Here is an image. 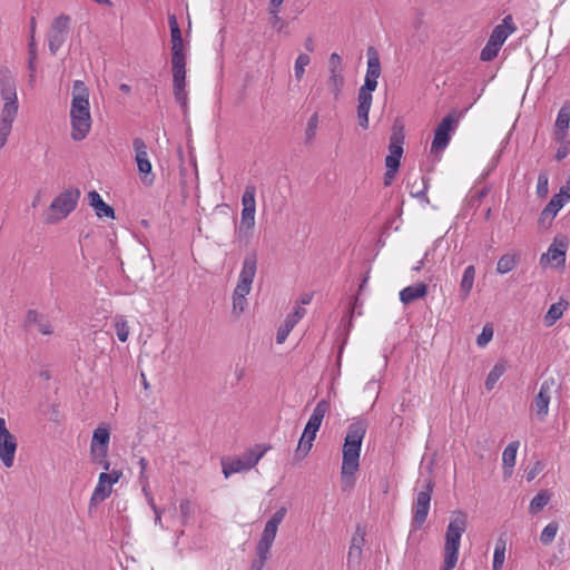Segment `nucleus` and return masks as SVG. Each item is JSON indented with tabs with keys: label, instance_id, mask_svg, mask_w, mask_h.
<instances>
[{
	"label": "nucleus",
	"instance_id": "nucleus-15",
	"mask_svg": "<svg viewBox=\"0 0 570 570\" xmlns=\"http://www.w3.org/2000/svg\"><path fill=\"white\" fill-rule=\"evenodd\" d=\"M256 271H257V254H256V252L253 250V252L248 253L243 261L242 271L239 273L238 282H237L236 286H239V287L250 291L253 281L256 275Z\"/></svg>",
	"mask_w": 570,
	"mask_h": 570
},
{
	"label": "nucleus",
	"instance_id": "nucleus-22",
	"mask_svg": "<svg viewBox=\"0 0 570 570\" xmlns=\"http://www.w3.org/2000/svg\"><path fill=\"white\" fill-rule=\"evenodd\" d=\"M456 120L452 115L445 116L442 121L438 125L434 139L432 142H449L451 139V131L454 130Z\"/></svg>",
	"mask_w": 570,
	"mask_h": 570
},
{
	"label": "nucleus",
	"instance_id": "nucleus-16",
	"mask_svg": "<svg viewBox=\"0 0 570 570\" xmlns=\"http://www.w3.org/2000/svg\"><path fill=\"white\" fill-rule=\"evenodd\" d=\"M468 517L462 511L453 512L448 524L445 539L461 542V537L466 530Z\"/></svg>",
	"mask_w": 570,
	"mask_h": 570
},
{
	"label": "nucleus",
	"instance_id": "nucleus-64",
	"mask_svg": "<svg viewBox=\"0 0 570 570\" xmlns=\"http://www.w3.org/2000/svg\"><path fill=\"white\" fill-rule=\"evenodd\" d=\"M138 463H139V466H140L139 480H140V482H142V480L147 479L146 469H147L148 462H147V460L145 458H141Z\"/></svg>",
	"mask_w": 570,
	"mask_h": 570
},
{
	"label": "nucleus",
	"instance_id": "nucleus-5",
	"mask_svg": "<svg viewBox=\"0 0 570 570\" xmlns=\"http://www.w3.org/2000/svg\"><path fill=\"white\" fill-rule=\"evenodd\" d=\"M330 409V403L326 400H321L313 410L312 415L309 416L304 432L299 439L297 449H296V458L303 459L307 455L313 446V441L316 438V433L320 430L322 421Z\"/></svg>",
	"mask_w": 570,
	"mask_h": 570
},
{
	"label": "nucleus",
	"instance_id": "nucleus-20",
	"mask_svg": "<svg viewBox=\"0 0 570 570\" xmlns=\"http://www.w3.org/2000/svg\"><path fill=\"white\" fill-rule=\"evenodd\" d=\"M87 197L89 205L95 209L99 218H115V209L102 200L98 191L91 190L88 193Z\"/></svg>",
	"mask_w": 570,
	"mask_h": 570
},
{
	"label": "nucleus",
	"instance_id": "nucleus-7",
	"mask_svg": "<svg viewBox=\"0 0 570 570\" xmlns=\"http://www.w3.org/2000/svg\"><path fill=\"white\" fill-rule=\"evenodd\" d=\"M80 197L78 188H68L60 193L45 213V222L55 224L66 218L77 206Z\"/></svg>",
	"mask_w": 570,
	"mask_h": 570
},
{
	"label": "nucleus",
	"instance_id": "nucleus-36",
	"mask_svg": "<svg viewBox=\"0 0 570 570\" xmlns=\"http://www.w3.org/2000/svg\"><path fill=\"white\" fill-rule=\"evenodd\" d=\"M550 494L548 491H540L530 502L529 511L532 514L539 513L550 501Z\"/></svg>",
	"mask_w": 570,
	"mask_h": 570
},
{
	"label": "nucleus",
	"instance_id": "nucleus-18",
	"mask_svg": "<svg viewBox=\"0 0 570 570\" xmlns=\"http://www.w3.org/2000/svg\"><path fill=\"white\" fill-rule=\"evenodd\" d=\"M255 213L256 209L242 210L240 224L237 229V238L245 245L248 244L253 234V228L255 226Z\"/></svg>",
	"mask_w": 570,
	"mask_h": 570
},
{
	"label": "nucleus",
	"instance_id": "nucleus-58",
	"mask_svg": "<svg viewBox=\"0 0 570 570\" xmlns=\"http://www.w3.org/2000/svg\"><path fill=\"white\" fill-rule=\"evenodd\" d=\"M364 535H365V532L362 530L361 527H357L356 532L352 538L351 544H356L357 547H360L362 549L364 541H365Z\"/></svg>",
	"mask_w": 570,
	"mask_h": 570
},
{
	"label": "nucleus",
	"instance_id": "nucleus-25",
	"mask_svg": "<svg viewBox=\"0 0 570 570\" xmlns=\"http://www.w3.org/2000/svg\"><path fill=\"white\" fill-rule=\"evenodd\" d=\"M428 294V285L417 283L416 285L407 286L400 292V301L407 305L415 299L422 298Z\"/></svg>",
	"mask_w": 570,
	"mask_h": 570
},
{
	"label": "nucleus",
	"instance_id": "nucleus-17",
	"mask_svg": "<svg viewBox=\"0 0 570 570\" xmlns=\"http://www.w3.org/2000/svg\"><path fill=\"white\" fill-rule=\"evenodd\" d=\"M570 200V187L563 186L560 188V191L556 194L544 209L541 212V218L544 219L547 217L553 218L558 212Z\"/></svg>",
	"mask_w": 570,
	"mask_h": 570
},
{
	"label": "nucleus",
	"instance_id": "nucleus-2",
	"mask_svg": "<svg viewBox=\"0 0 570 570\" xmlns=\"http://www.w3.org/2000/svg\"><path fill=\"white\" fill-rule=\"evenodd\" d=\"M171 37V71H173V94L176 102L180 106L184 114L188 110V90L186 82V57L184 53V41L175 14L168 17Z\"/></svg>",
	"mask_w": 570,
	"mask_h": 570
},
{
	"label": "nucleus",
	"instance_id": "nucleus-53",
	"mask_svg": "<svg viewBox=\"0 0 570 570\" xmlns=\"http://www.w3.org/2000/svg\"><path fill=\"white\" fill-rule=\"evenodd\" d=\"M317 126H318V114L314 112L307 121L306 135H307L308 139H312L315 136Z\"/></svg>",
	"mask_w": 570,
	"mask_h": 570
},
{
	"label": "nucleus",
	"instance_id": "nucleus-6",
	"mask_svg": "<svg viewBox=\"0 0 570 570\" xmlns=\"http://www.w3.org/2000/svg\"><path fill=\"white\" fill-rule=\"evenodd\" d=\"M0 92L4 101L1 121L13 124L18 114V97L16 78L8 68L0 70Z\"/></svg>",
	"mask_w": 570,
	"mask_h": 570
},
{
	"label": "nucleus",
	"instance_id": "nucleus-59",
	"mask_svg": "<svg viewBox=\"0 0 570 570\" xmlns=\"http://www.w3.org/2000/svg\"><path fill=\"white\" fill-rule=\"evenodd\" d=\"M448 145H431L430 155L438 160Z\"/></svg>",
	"mask_w": 570,
	"mask_h": 570
},
{
	"label": "nucleus",
	"instance_id": "nucleus-51",
	"mask_svg": "<svg viewBox=\"0 0 570 570\" xmlns=\"http://www.w3.org/2000/svg\"><path fill=\"white\" fill-rule=\"evenodd\" d=\"M269 553H263L259 550H256V558L253 560L250 570H263Z\"/></svg>",
	"mask_w": 570,
	"mask_h": 570
},
{
	"label": "nucleus",
	"instance_id": "nucleus-44",
	"mask_svg": "<svg viewBox=\"0 0 570 570\" xmlns=\"http://www.w3.org/2000/svg\"><path fill=\"white\" fill-rule=\"evenodd\" d=\"M311 62V58L306 53H299L295 60L294 72L295 78L301 80L305 73V67Z\"/></svg>",
	"mask_w": 570,
	"mask_h": 570
},
{
	"label": "nucleus",
	"instance_id": "nucleus-13",
	"mask_svg": "<svg viewBox=\"0 0 570 570\" xmlns=\"http://www.w3.org/2000/svg\"><path fill=\"white\" fill-rule=\"evenodd\" d=\"M554 385L556 381L553 379L544 380L533 400L532 407L539 421H544L549 414V404Z\"/></svg>",
	"mask_w": 570,
	"mask_h": 570
},
{
	"label": "nucleus",
	"instance_id": "nucleus-10",
	"mask_svg": "<svg viewBox=\"0 0 570 570\" xmlns=\"http://www.w3.org/2000/svg\"><path fill=\"white\" fill-rule=\"evenodd\" d=\"M70 23L71 19L67 14H60L51 22L50 31L48 33V47L52 55H55L65 43L70 29Z\"/></svg>",
	"mask_w": 570,
	"mask_h": 570
},
{
	"label": "nucleus",
	"instance_id": "nucleus-41",
	"mask_svg": "<svg viewBox=\"0 0 570 570\" xmlns=\"http://www.w3.org/2000/svg\"><path fill=\"white\" fill-rule=\"evenodd\" d=\"M558 529L559 524L556 521H552L549 524H547L540 534L541 543L543 546H549L554 540Z\"/></svg>",
	"mask_w": 570,
	"mask_h": 570
},
{
	"label": "nucleus",
	"instance_id": "nucleus-32",
	"mask_svg": "<svg viewBox=\"0 0 570 570\" xmlns=\"http://www.w3.org/2000/svg\"><path fill=\"white\" fill-rule=\"evenodd\" d=\"M568 305V302L562 299L552 304L544 316L546 326H552L559 318H561L563 311Z\"/></svg>",
	"mask_w": 570,
	"mask_h": 570
},
{
	"label": "nucleus",
	"instance_id": "nucleus-27",
	"mask_svg": "<svg viewBox=\"0 0 570 570\" xmlns=\"http://www.w3.org/2000/svg\"><path fill=\"white\" fill-rule=\"evenodd\" d=\"M570 125V101H566L562 107L560 108L554 128H556V135L558 138L562 139Z\"/></svg>",
	"mask_w": 570,
	"mask_h": 570
},
{
	"label": "nucleus",
	"instance_id": "nucleus-55",
	"mask_svg": "<svg viewBox=\"0 0 570 570\" xmlns=\"http://www.w3.org/2000/svg\"><path fill=\"white\" fill-rule=\"evenodd\" d=\"M543 469V465L540 461L535 462L534 465L532 468H530L529 470H527L525 472V479L528 482H531L532 480H534V478L542 471Z\"/></svg>",
	"mask_w": 570,
	"mask_h": 570
},
{
	"label": "nucleus",
	"instance_id": "nucleus-61",
	"mask_svg": "<svg viewBox=\"0 0 570 570\" xmlns=\"http://www.w3.org/2000/svg\"><path fill=\"white\" fill-rule=\"evenodd\" d=\"M107 475L109 476V482L111 485H114L115 483H117L119 481V479L121 478L122 475V472L120 470H112L110 473H107Z\"/></svg>",
	"mask_w": 570,
	"mask_h": 570
},
{
	"label": "nucleus",
	"instance_id": "nucleus-31",
	"mask_svg": "<svg viewBox=\"0 0 570 570\" xmlns=\"http://www.w3.org/2000/svg\"><path fill=\"white\" fill-rule=\"evenodd\" d=\"M249 289L236 286L233 293V313L236 315H240L246 306L247 299L246 296L249 294Z\"/></svg>",
	"mask_w": 570,
	"mask_h": 570
},
{
	"label": "nucleus",
	"instance_id": "nucleus-21",
	"mask_svg": "<svg viewBox=\"0 0 570 570\" xmlns=\"http://www.w3.org/2000/svg\"><path fill=\"white\" fill-rule=\"evenodd\" d=\"M109 476L106 472H101L98 478V483L90 498V504L96 505L105 501L111 494L112 485L109 482Z\"/></svg>",
	"mask_w": 570,
	"mask_h": 570
},
{
	"label": "nucleus",
	"instance_id": "nucleus-46",
	"mask_svg": "<svg viewBox=\"0 0 570 570\" xmlns=\"http://www.w3.org/2000/svg\"><path fill=\"white\" fill-rule=\"evenodd\" d=\"M405 134L404 126L401 121L396 120L392 127V135L390 138V142H404Z\"/></svg>",
	"mask_w": 570,
	"mask_h": 570
},
{
	"label": "nucleus",
	"instance_id": "nucleus-57",
	"mask_svg": "<svg viewBox=\"0 0 570 570\" xmlns=\"http://www.w3.org/2000/svg\"><path fill=\"white\" fill-rule=\"evenodd\" d=\"M12 124L0 121V142H6L11 131Z\"/></svg>",
	"mask_w": 570,
	"mask_h": 570
},
{
	"label": "nucleus",
	"instance_id": "nucleus-56",
	"mask_svg": "<svg viewBox=\"0 0 570 570\" xmlns=\"http://www.w3.org/2000/svg\"><path fill=\"white\" fill-rule=\"evenodd\" d=\"M328 70H343L342 58L338 53L334 52L328 58Z\"/></svg>",
	"mask_w": 570,
	"mask_h": 570
},
{
	"label": "nucleus",
	"instance_id": "nucleus-12",
	"mask_svg": "<svg viewBox=\"0 0 570 570\" xmlns=\"http://www.w3.org/2000/svg\"><path fill=\"white\" fill-rule=\"evenodd\" d=\"M17 440L6 426V420L0 417V459L6 468H11L14 461Z\"/></svg>",
	"mask_w": 570,
	"mask_h": 570
},
{
	"label": "nucleus",
	"instance_id": "nucleus-42",
	"mask_svg": "<svg viewBox=\"0 0 570 570\" xmlns=\"http://www.w3.org/2000/svg\"><path fill=\"white\" fill-rule=\"evenodd\" d=\"M256 188L254 185H247L242 197L243 209H256Z\"/></svg>",
	"mask_w": 570,
	"mask_h": 570
},
{
	"label": "nucleus",
	"instance_id": "nucleus-38",
	"mask_svg": "<svg viewBox=\"0 0 570 570\" xmlns=\"http://www.w3.org/2000/svg\"><path fill=\"white\" fill-rule=\"evenodd\" d=\"M502 46L495 43L491 39H488L485 46L481 50L480 59L481 61L489 62L497 58Z\"/></svg>",
	"mask_w": 570,
	"mask_h": 570
},
{
	"label": "nucleus",
	"instance_id": "nucleus-37",
	"mask_svg": "<svg viewBox=\"0 0 570 570\" xmlns=\"http://www.w3.org/2000/svg\"><path fill=\"white\" fill-rule=\"evenodd\" d=\"M110 432L107 428H97L92 433L90 446L109 448Z\"/></svg>",
	"mask_w": 570,
	"mask_h": 570
},
{
	"label": "nucleus",
	"instance_id": "nucleus-47",
	"mask_svg": "<svg viewBox=\"0 0 570 570\" xmlns=\"http://www.w3.org/2000/svg\"><path fill=\"white\" fill-rule=\"evenodd\" d=\"M549 178L547 173H540L538 176L537 194L540 198H544L549 193Z\"/></svg>",
	"mask_w": 570,
	"mask_h": 570
},
{
	"label": "nucleus",
	"instance_id": "nucleus-34",
	"mask_svg": "<svg viewBox=\"0 0 570 570\" xmlns=\"http://www.w3.org/2000/svg\"><path fill=\"white\" fill-rule=\"evenodd\" d=\"M505 371H507V363L504 361H499L487 376V380L484 383L485 389L488 391H491L495 386L499 379L504 374Z\"/></svg>",
	"mask_w": 570,
	"mask_h": 570
},
{
	"label": "nucleus",
	"instance_id": "nucleus-24",
	"mask_svg": "<svg viewBox=\"0 0 570 570\" xmlns=\"http://www.w3.org/2000/svg\"><path fill=\"white\" fill-rule=\"evenodd\" d=\"M460 542L445 539L442 570H454L459 559Z\"/></svg>",
	"mask_w": 570,
	"mask_h": 570
},
{
	"label": "nucleus",
	"instance_id": "nucleus-54",
	"mask_svg": "<svg viewBox=\"0 0 570 570\" xmlns=\"http://www.w3.org/2000/svg\"><path fill=\"white\" fill-rule=\"evenodd\" d=\"M286 512H287V510L285 507L279 508L275 513H273V515L269 518V520L267 522H269L272 524L274 523V525L278 527L283 522V520L286 515Z\"/></svg>",
	"mask_w": 570,
	"mask_h": 570
},
{
	"label": "nucleus",
	"instance_id": "nucleus-48",
	"mask_svg": "<svg viewBox=\"0 0 570 570\" xmlns=\"http://www.w3.org/2000/svg\"><path fill=\"white\" fill-rule=\"evenodd\" d=\"M108 456V448L90 446V459L92 463L101 462Z\"/></svg>",
	"mask_w": 570,
	"mask_h": 570
},
{
	"label": "nucleus",
	"instance_id": "nucleus-33",
	"mask_svg": "<svg viewBox=\"0 0 570 570\" xmlns=\"http://www.w3.org/2000/svg\"><path fill=\"white\" fill-rule=\"evenodd\" d=\"M507 540L500 535L495 542L492 570H501L505 560Z\"/></svg>",
	"mask_w": 570,
	"mask_h": 570
},
{
	"label": "nucleus",
	"instance_id": "nucleus-1",
	"mask_svg": "<svg viewBox=\"0 0 570 570\" xmlns=\"http://www.w3.org/2000/svg\"><path fill=\"white\" fill-rule=\"evenodd\" d=\"M367 428L368 423L364 419L355 420L347 426L341 466V483L344 492L350 491L355 484V473L360 468L361 446Z\"/></svg>",
	"mask_w": 570,
	"mask_h": 570
},
{
	"label": "nucleus",
	"instance_id": "nucleus-50",
	"mask_svg": "<svg viewBox=\"0 0 570 570\" xmlns=\"http://www.w3.org/2000/svg\"><path fill=\"white\" fill-rule=\"evenodd\" d=\"M493 337V328L490 325H485L481 334L476 338L479 346H485Z\"/></svg>",
	"mask_w": 570,
	"mask_h": 570
},
{
	"label": "nucleus",
	"instance_id": "nucleus-8",
	"mask_svg": "<svg viewBox=\"0 0 570 570\" xmlns=\"http://www.w3.org/2000/svg\"><path fill=\"white\" fill-rule=\"evenodd\" d=\"M269 446L256 444L254 448L246 450L240 456L232 460H223V473L226 478L230 474L248 471L254 468L264 456Z\"/></svg>",
	"mask_w": 570,
	"mask_h": 570
},
{
	"label": "nucleus",
	"instance_id": "nucleus-23",
	"mask_svg": "<svg viewBox=\"0 0 570 570\" xmlns=\"http://www.w3.org/2000/svg\"><path fill=\"white\" fill-rule=\"evenodd\" d=\"M26 326L37 325L38 331L43 335L52 334V326L45 315L38 313L36 309H29L24 321Z\"/></svg>",
	"mask_w": 570,
	"mask_h": 570
},
{
	"label": "nucleus",
	"instance_id": "nucleus-40",
	"mask_svg": "<svg viewBox=\"0 0 570 570\" xmlns=\"http://www.w3.org/2000/svg\"><path fill=\"white\" fill-rule=\"evenodd\" d=\"M297 323L294 321L293 317L286 316L284 323L277 330V334H276L277 344H283L286 341L288 334L291 333V331L294 328V326Z\"/></svg>",
	"mask_w": 570,
	"mask_h": 570
},
{
	"label": "nucleus",
	"instance_id": "nucleus-52",
	"mask_svg": "<svg viewBox=\"0 0 570 570\" xmlns=\"http://www.w3.org/2000/svg\"><path fill=\"white\" fill-rule=\"evenodd\" d=\"M28 51H29L28 69L33 72V71H36V59H37L36 40L29 41Z\"/></svg>",
	"mask_w": 570,
	"mask_h": 570
},
{
	"label": "nucleus",
	"instance_id": "nucleus-26",
	"mask_svg": "<svg viewBox=\"0 0 570 570\" xmlns=\"http://www.w3.org/2000/svg\"><path fill=\"white\" fill-rule=\"evenodd\" d=\"M518 449H519V441H513V442H510L503 451L502 462H503V474L505 478L511 476V474L513 472Z\"/></svg>",
	"mask_w": 570,
	"mask_h": 570
},
{
	"label": "nucleus",
	"instance_id": "nucleus-43",
	"mask_svg": "<svg viewBox=\"0 0 570 570\" xmlns=\"http://www.w3.org/2000/svg\"><path fill=\"white\" fill-rule=\"evenodd\" d=\"M115 330L117 337L120 342L125 343L129 336V327L127 321L124 316H116L115 318Z\"/></svg>",
	"mask_w": 570,
	"mask_h": 570
},
{
	"label": "nucleus",
	"instance_id": "nucleus-29",
	"mask_svg": "<svg viewBox=\"0 0 570 570\" xmlns=\"http://www.w3.org/2000/svg\"><path fill=\"white\" fill-rule=\"evenodd\" d=\"M278 527L274 525V523L266 522L265 528L263 530L262 537L256 546V550L262 551L263 553H269L273 542L275 540Z\"/></svg>",
	"mask_w": 570,
	"mask_h": 570
},
{
	"label": "nucleus",
	"instance_id": "nucleus-4",
	"mask_svg": "<svg viewBox=\"0 0 570 570\" xmlns=\"http://www.w3.org/2000/svg\"><path fill=\"white\" fill-rule=\"evenodd\" d=\"M70 119L72 138L82 140L91 127L89 89L82 80L72 83Z\"/></svg>",
	"mask_w": 570,
	"mask_h": 570
},
{
	"label": "nucleus",
	"instance_id": "nucleus-63",
	"mask_svg": "<svg viewBox=\"0 0 570 570\" xmlns=\"http://www.w3.org/2000/svg\"><path fill=\"white\" fill-rule=\"evenodd\" d=\"M305 309L301 306H297L295 311L291 314H288V317H293L296 323L304 316Z\"/></svg>",
	"mask_w": 570,
	"mask_h": 570
},
{
	"label": "nucleus",
	"instance_id": "nucleus-49",
	"mask_svg": "<svg viewBox=\"0 0 570 570\" xmlns=\"http://www.w3.org/2000/svg\"><path fill=\"white\" fill-rule=\"evenodd\" d=\"M179 510H180L181 524H186L189 521L191 513H193L190 501L189 500L181 501L180 505H179Z\"/></svg>",
	"mask_w": 570,
	"mask_h": 570
},
{
	"label": "nucleus",
	"instance_id": "nucleus-3",
	"mask_svg": "<svg viewBox=\"0 0 570 570\" xmlns=\"http://www.w3.org/2000/svg\"><path fill=\"white\" fill-rule=\"evenodd\" d=\"M366 73L363 86L358 89L357 94V118L362 128L368 127V114L373 100V91L377 88V80L381 76L382 68L380 55L374 47H368L366 50Z\"/></svg>",
	"mask_w": 570,
	"mask_h": 570
},
{
	"label": "nucleus",
	"instance_id": "nucleus-60",
	"mask_svg": "<svg viewBox=\"0 0 570 570\" xmlns=\"http://www.w3.org/2000/svg\"><path fill=\"white\" fill-rule=\"evenodd\" d=\"M269 13L272 14V24L276 27L277 24H282V19L278 16L279 8H269Z\"/></svg>",
	"mask_w": 570,
	"mask_h": 570
},
{
	"label": "nucleus",
	"instance_id": "nucleus-39",
	"mask_svg": "<svg viewBox=\"0 0 570 570\" xmlns=\"http://www.w3.org/2000/svg\"><path fill=\"white\" fill-rule=\"evenodd\" d=\"M517 266V256L512 254H505L501 256L497 264V272L499 274H507Z\"/></svg>",
	"mask_w": 570,
	"mask_h": 570
},
{
	"label": "nucleus",
	"instance_id": "nucleus-19",
	"mask_svg": "<svg viewBox=\"0 0 570 570\" xmlns=\"http://www.w3.org/2000/svg\"><path fill=\"white\" fill-rule=\"evenodd\" d=\"M517 30V27L513 22L512 16H505L501 23L495 26L492 30L489 39L494 41L495 43L503 46L505 40Z\"/></svg>",
	"mask_w": 570,
	"mask_h": 570
},
{
	"label": "nucleus",
	"instance_id": "nucleus-35",
	"mask_svg": "<svg viewBox=\"0 0 570 570\" xmlns=\"http://www.w3.org/2000/svg\"><path fill=\"white\" fill-rule=\"evenodd\" d=\"M343 70H328V87L335 98L340 97L344 86Z\"/></svg>",
	"mask_w": 570,
	"mask_h": 570
},
{
	"label": "nucleus",
	"instance_id": "nucleus-14",
	"mask_svg": "<svg viewBox=\"0 0 570 570\" xmlns=\"http://www.w3.org/2000/svg\"><path fill=\"white\" fill-rule=\"evenodd\" d=\"M389 155L385 157L386 171L384 174V185L390 186L394 180L403 156L402 145H389Z\"/></svg>",
	"mask_w": 570,
	"mask_h": 570
},
{
	"label": "nucleus",
	"instance_id": "nucleus-9",
	"mask_svg": "<svg viewBox=\"0 0 570 570\" xmlns=\"http://www.w3.org/2000/svg\"><path fill=\"white\" fill-rule=\"evenodd\" d=\"M421 484V489L416 490L415 500L413 503V518H412V524L414 528L419 529L423 525V523L426 521L429 511H430V504H431V497L434 488V482L431 479H426L424 481H419L417 485Z\"/></svg>",
	"mask_w": 570,
	"mask_h": 570
},
{
	"label": "nucleus",
	"instance_id": "nucleus-62",
	"mask_svg": "<svg viewBox=\"0 0 570 570\" xmlns=\"http://www.w3.org/2000/svg\"><path fill=\"white\" fill-rule=\"evenodd\" d=\"M569 153H570V150H569L568 146L561 145L557 150L556 158L558 160H562L569 155Z\"/></svg>",
	"mask_w": 570,
	"mask_h": 570
},
{
	"label": "nucleus",
	"instance_id": "nucleus-11",
	"mask_svg": "<svg viewBox=\"0 0 570 570\" xmlns=\"http://www.w3.org/2000/svg\"><path fill=\"white\" fill-rule=\"evenodd\" d=\"M154 154L151 145H136L135 160L145 185H153L155 181V175L151 171V157Z\"/></svg>",
	"mask_w": 570,
	"mask_h": 570
},
{
	"label": "nucleus",
	"instance_id": "nucleus-28",
	"mask_svg": "<svg viewBox=\"0 0 570 570\" xmlns=\"http://www.w3.org/2000/svg\"><path fill=\"white\" fill-rule=\"evenodd\" d=\"M566 244L561 242L557 245L554 242L550 245L548 252L541 256V263L547 259L548 263L556 262L557 266L563 267L566 264Z\"/></svg>",
	"mask_w": 570,
	"mask_h": 570
},
{
	"label": "nucleus",
	"instance_id": "nucleus-45",
	"mask_svg": "<svg viewBox=\"0 0 570 570\" xmlns=\"http://www.w3.org/2000/svg\"><path fill=\"white\" fill-rule=\"evenodd\" d=\"M362 549L356 544H351L347 554V567H357L361 563Z\"/></svg>",
	"mask_w": 570,
	"mask_h": 570
},
{
	"label": "nucleus",
	"instance_id": "nucleus-30",
	"mask_svg": "<svg viewBox=\"0 0 570 570\" xmlns=\"http://www.w3.org/2000/svg\"><path fill=\"white\" fill-rule=\"evenodd\" d=\"M475 278V268L473 265H469L463 273L461 283H460V295L462 301H465L470 295Z\"/></svg>",
	"mask_w": 570,
	"mask_h": 570
}]
</instances>
